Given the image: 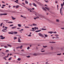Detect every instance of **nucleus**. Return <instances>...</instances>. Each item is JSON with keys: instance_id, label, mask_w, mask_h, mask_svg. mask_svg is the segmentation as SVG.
Listing matches in <instances>:
<instances>
[{"instance_id": "1", "label": "nucleus", "mask_w": 64, "mask_h": 64, "mask_svg": "<svg viewBox=\"0 0 64 64\" xmlns=\"http://www.w3.org/2000/svg\"><path fill=\"white\" fill-rule=\"evenodd\" d=\"M7 28H4L2 30V32H6V31H7V30L5 31V30H7Z\"/></svg>"}, {"instance_id": "2", "label": "nucleus", "mask_w": 64, "mask_h": 64, "mask_svg": "<svg viewBox=\"0 0 64 64\" xmlns=\"http://www.w3.org/2000/svg\"><path fill=\"white\" fill-rule=\"evenodd\" d=\"M0 37L2 38H0L1 39H4L5 38V37H3V36L2 35L0 36Z\"/></svg>"}, {"instance_id": "3", "label": "nucleus", "mask_w": 64, "mask_h": 64, "mask_svg": "<svg viewBox=\"0 0 64 64\" xmlns=\"http://www.w3.org/2000/svg\"><path fill=\"white\" fill-rule=\"evenodd\" d=\"M48 54H49V53H48V52H45L44 53L42 54V55H48Z\"/></svg>"}, {"instance_id": "4", "label": "nucleus", "mask_w": 64, "mask_h": 64, "mask_svg": "<svg viewBox=\"0 0 64 64\" xmlns=\"http://www.w3.org/2000/svg\"><path fill=\"white\" fill-rule=\"evenodd\" d=\"M54 36H56V38H58V39H59V35L58 34H55Z\"/></svg>"}, {"instance_id": "5", "label": "nucleus", "mask_w": 64, "mask_h": 64, "mask_svg": "<svg viewBox=\"0 0 64 64\" xmlns=\"http://www.w3.org/2000/svg\"><path fill=\"white\" fill-rule=\"evenodd\" d=\"M38 34L39 36H40L41 37H43V34H41L40 33H38Z\"/></svg>"}, {"instance_id": "6", "label": "nucleus", "mask_w": 64, "mask_h": 64, "mask_svg": "<svg viewBox=\"0 0 64 64\" xmlns=\"http://www.w3.org/2000/svg\"><path fill=\"white\" fill-rule=\"evenodd\" d=\"M7 14H0V15H7Z\"/></svg>"}, {"instance_id": "7", "label": "nucleus", "mask_w": 64, "mask_h": 64, "mask_svg": "<svg viewBox=\"0 0 64 64\" xmlns=\"http://www.w3.org/2000/svg\"><path fill=\"white\" fill-rule=\"evenodd\" d=\"M36 3L38 4H39V5H41V3L39 2L36 1Z\"/></svg>"}, {"instance_id": "8", "label": "nucleus", "mask_w": 64, "mask_h": 64, "mask_svg": "<svg viewBox=\"0 0 64 64\" xmlns=\"http://www.w3.org/2000/svg\"><path fill=\"white\" fill-rule=\"evenodd\" d=\"M12 33H13V34H17L18 32H12Z\"/></svg>"}, {"instance_id": "9", "label": "nucleus", "mask_w": 64, "mask_h": 64, "mask_svg": "<svg viewBox=\"0 0 64 64\" xmlns=\"http://www.w3.org/2000/svg\"><path fill=\"white\" fill-rule=\"evenodd\" d=\"M34 30H38V27H34Z\"/></svg>"}, {"instance_id": "10", "label": "nucleus", "mask_w": 64, "mask_h": 64, "mask_svg": "<svg viewBox=\"0 0 64 64\" xmlns=\"http://www.w3.org/2000/svg\"><path fill=\"white\" fill-rule=\"evenodd\" d=\"M45 8H46V9L47 10H48V11H49V10H50V9H49V8H47L46 7H45Z\"/></svg>"}, {"instance_id": "11", "label": "nucleus", "mask_w": 64, "mask_h": 64, "mask_svg": "<svg viewBox=\"0 0 64 64\" xmlns=\"http://www.w3.org/2000/svg\"><path fill=\"white\" fill-rule=\"evenodd\" d=\"M64 2H63V4H61V6H62V8H63V6H64Z\"/></svg>"}, {"instance_id": "12", "label": "nucleus", "mask_w": 64, "mask_h": 64, "mask_svg": "<svg viewBox=\"0 0 64 64\" xmlns=\"http://www.w3.org/2000/svg\"><path fill=\"white\" fill-rule=\"evenodd\" d=\"M32 4H33V6H35V7H37V5H36V4H35V3H33Z\"/></svg>"}, {"instance_id": "13", "label": "nucleus", "mask_w": 64, "mask_h": 64, "mask_svg": "<svg viewBox=\"0 0 64 64\" xmlns=\"http://www.w3.org/2000/svg\"><path fill=\"white\" fill-rule=\"evenodd\" d=\"M18 38V42H20L21 40H20V39L19 38Z\"/></svg>"}, {"instance_id": "14", "label": "nucleus", "mask_w": 64, "mask_h": 64, "mask_svg": "<svg viewBox=\"0 0 64 64\" xmlns=\"http://www.w3.org/2000/svg\"><path fill=\"white\" fill-rule=\"evenodd\" d=\"M44 1H45V2H46V3H48V2H49V1H48V0H44Z\"/></svg>"}, {"instance_id": "15", "label": "nucleus", "mask_w": 64, "mask_h": 64, "mask_svg": "<svg viewBox=\"0 0 64 64\" xmlns=\"http://www.w3.org/2000/svg\"><path fill=\"white\" fill-rule=\"evenodd\" d=\"M48 33H50V34H52V33H53V32H48Z\"/></svg>"}, {"instance_id": "16", "label": "nucleus", "mask_w": 64, "mask_h": 64, "mask_svg": "<svg viewBox=\"0 0 64 64\" xmlns=\"http://www.w3.org/2000/svg\"><path fill=\"white\" fill-rule=\"evenodd\" d=\"M12 20H15V19H16V18H14L13 16H12Z\"/></svg>"}, {"instance_id": "17", "label": "nucleus", "mask_w": 64, "mask_h": 64, "mask_svg": "<svg viewBox=\"0 0 64 64\" xmlns=\"http://www.w3.org/2000/svg\"><path fill=\"white\" fill-rule=\"evenodd\" d=\"M21 60V58H18V59H17V60L18 61H20Z\"/></svg>"}, {"instance_id": "18", "label": "nucleus", "mask_w": 64, "mask_h": 64, "mask_svg": "<svg viewBox=\"0 0 64 64\" xmlns=\"http://www.w3.org/2000/svg\"><path fill=\"white\" fill-rule=\"evenodd\" d=\"M19 7V5L16 6V8H18Z\"/></svg>"}, {"instance_id": "19", "label": "nucleus", "mask_w": 64, "mask_h": 64, "mask_svg": "<svg viewBox=\"0 0 64 64\" xmlns=\"http://www.w3.org/2000/svg\"><path fill=\"white\" fill-rule=\"evenodd\" d=\"M18 26L19 27H21V25L20 24H18Z\"/></svg>"}, {"instance_id": "20", "label": "nucleus", "mask_w": 64, "mask_h": 64, "mask_svg": "<svg viewBox=\"0 0 64 64\" xmlns=\"http://www.w3.org/2000/svg\"><path fill=\"white\" fill-rule=\"evenodd\" d=\"M62 9L63 8H61L60 9V12H62Z\"/></svg>"}, {"instance_id": "21", "label": "nucleus", "mask_w": 64, "mask_h": 64, "mask_svg": "<svg viewBox=\"0 0 64 64\" xmlns=\"http://www.w3.org/2000/svg\"><path fill=\"white\" fill-rule=\"evenodd\" d=\"M17 27L16 26H14V27L12 28V29H15V28H16Z\"/></svg>"}, {"instance_id": "22", "label": "nucleus", "mask_w": 64, "mask_h": 64, "mask_svg": "<svg viewBox=\"0 0 64 64\" xmlns=\"http://www.w3.org/2000/svg\"><path fill=\"white\" fill-rule=\"evenodd\" d=\"M41 30H46V29H44L43 28H42V29H40Z\"/></svg>"}, {"instance_id": "23", "label": "nucleus", "mask_w": 64, "mask_h": 64, "mask_svg": "<svg viewBox=\"0 0 64 64\" xmlns=\"http://www.w3.org/2000/svg\"><path fill=\"white\" fill-rule=\"evenodd\" d=\"M15 2H16V3H18V0H16V1H14Z\"/></svg>"}, {"instance_id": "24", "label": "nucleus", "mask_w": 64, "mask_h": 64, "mask_svg": "<svg viewBox=\"0 0 64 64\" xmlns=\"http://www.w3.org/2000/svg\"><path fill=\"white\" fill-rule=\"evenodd\" d=\"M42 9H43V10H44V11H46V10L44 8H42Z\"/></svg>"}, {"instance_id": "25", "label": "nucleus", "mask_w": 64, "mask_h": 64, "mask_svg": "<svg viewBox=\"0 0 64 64\" xmlns=\"http://www.w3.org/2000/svg\"><path fill=\"white\" fill-rule=\"evenodd\" d=\"M33 55H34V56H37V54L36 53H34L33 54Z\"/></svg>"}, {"instance_id": "26", "label": "nucleus", "mask_w": 64, "mask_h": 64, "mask_svg": "<svg viewBox=\"0 0 64 64\" xmlns=\"http://www.w3.org/2000/svg\"><path fill=\"white\" fill-rule=\"evenodd\" d=\"M17 39V37H14V40H15V39Z\"/></svg>"}, {"instance_id": "27", "label": "nucleus", "mask_w": 64, "mask_h": 64, "mask_svg": "<svg viewBox=\"0 0 64 64\" xmlns=\"http://www.w3.org/2000/svg\"><path fill=\"white\" fill-rule=\"evenodd\" d=\"M3 22H2L0 24V26L1 27H2V25H3Z\"/></svg>"}, {"instance_id": "28", "label": "nucleus", "mask_w": 64, "mask_h": 64, "mask_svg": "<svg viewBox=\"0 0 64 64\" xmlns=\"http://www.w3.org/2000/svg\"><path fill=\"white\" fill-rule=\"evenodd\" d=\"M32 25L33 26H36L37 25H36V24H32Z\"/></svg>"}, {"instance_id": "29", "label": "nucleus", "mask_w": 64, "mask_h": 64, "mask_svg": "<svg viewBox=\"0 0 64 64\" xmlns=\"http://www.w3.org/2000/svg\"><path fill=\"white\" fill-rule=\"evenodd\" d=\"M56 22H59V20L58 19H56Z\"/></svg>"}, {"instance_id": "30", "label": "nucleus", "mask_w": 64, "mask_h": 64, "mask_svg": "<svg viewBox=\"0 0 64 64\" xmlns=\"http://www.w3.org/2000/svg\"><path fill=\"white\" fill-rule=\"evenodd\" d=\"M25 2L26 4H28V2L26 0L25 1Z\"/></svg>"}, {"instance_id": "31", "label": "nucleus", "mask_w": 64, "mask_h": 64, "mask_svg": "<svg viewBox=\"0 0 64 64\" xmlns=\"http://www.w3.org/2000/svg\"><path fill=\"white\" fill-rule=\"evenodd\" d=\"M23 47V46H21L20 47V49H21L22 48V47Z\"/></svg>"}, {"instance_id": "32", "label": "nucleus", "mask_w": 64, "mask_h": 64, "mask_svg": "<svg viewBox=\"0 0 64 64\" xmlns=\"http://www.w3.org/2000/svg\"><path fill=\"white\" fill-rule=\"evenodd\" d=\"M8 34H14L13 33H12L11 32H8Z\"/></svg>"}, {"instance_id": "33", "label": "nucleus", "mask_w": 64, "mask_h": 64, "mask_svg": "<svg viewBox=\"0 0 64 64\" xmlns=\"http://www.w3.org/2000/svg\"><path fill=\"white\" fill-rule=\"evenodd\" d=\"M8 46L9 47H12V46L10 45V44H7Z\"/></svg>"}, {"instance_id": "34", "label": "nucleus", "mask_w": 64, "mask_h": 64, "mask_svg": "<svg viewBox=\"0 0 64 64\" xmlns=\"http://www.w3.org/2000/svg\"><path fill=\"white\" fill-rule=\"evenodd\" d=\"M25 28H30L28 26H25Z\"/></svg>"}, {"instance_id": "35", "label": "nucleus", "mask_w": 64, "mask_h": 64, "mask_svg": "<svg viewBox=\"0 0 64 64\" xmlns=\"http://www.w3.org/2000/svg\"><path fill=\"white\" fill-rule=\"evenodd\" d=\"M12 59V58L10 57L8 59V60L9 61H10L11 60V59Z\"/></svg>"}, {"instance_id": "36", "label": "nucleus", "mask_w": 64, "mask_h": 64, "mask_svg": "<svg viewBox=\"0 0 64 64\" xmlns=\"http://www.w3.org/2000/svg\"><path fill=\"white\" fill-rule=\"evenodd\" d=\"M8 23H12L13 22H8Z\"/></svg>"}, {"instance_id": "37", "label": "nucleus", "mask_w": 64, "mask_h": 64, "mask_svg": "<svg viewBox=\"0 0 64 64\" xmlns=\"http://www.w3.org/2000/svg\"><path fill=\"white\" fill-rule=\"evenodd\" d=\"M45 50H41V52H44Z\"/></svg>"}, {"instance_id": "38", "label": "nucleus", "mask_w": 64, "mask_h": 64, "mask_svg": "<svg viewBox=\"0 0 64 64\" xmlns=\"http://www.w3.org/2000/svg\"><path fill=\"white\" fill-rule=\"evenodd\" d=\"M26 57H27V58H30V56H26Z\"/></svg>"}, {"instance_id": "39", "label": "nucleus", "mask_w": 64, "mask_h": 64, "mask_svg": "<svg viewBox=\"0 0 64 64\" xmlns=\"http://www.w3.org/2000/svg\"><path fill=\"white\" fill-rule=\"evenodd\" d=\"M60 13L61 15H63V13L62 12H60Z\"/></svg>"}, {"instance_id": "40", "label": "nucleus", "mask_w": 64, "mask_h": 64, "mask_svg": "<svg viewBox=\"0 0 64 64\" xmlns=\"http://www.w3.org/2000/svg\"><path fill=\"white\" fill-rule=\"evenodd\" d=\"M29 5L30 6H31V5H32V4H31V3H30Z\"/></svg>"}, {"instance_id": "41", "label": "nucleus", "mask_w": 64, "mask_h": 64, "mask_svg": "<svg viewBox=\"0 0 64 64\" xmlns=\"http://www.w3.org/2000/svg\"><path fill=\"white\" fill-rule=\"evenodd\" d=\"M47 47V46H43V47H44V48H46V47Z\"/></svg>"}, {"instance_id": "42", "label": "nucleus", "mask_w": 64, "mask_h": 64, "mask_svg": "<svg viewBox=\"0 0 64 64\" xmlns=\"http://www.w3.org/2000/svg\"><path fill=\"white\" fill-rule=\"evenodd\" d=\"M6 52H9V50H6Z\"/></svg>"}, {"instance_id": "43", "label": "nucleus", "mask_w": 64, "mask_h": 64, "mask_svg": "<svg viewBox=\"0 0 64 64\" xmlns=\"http://www.w3.org/2000/svg\"><path fill=\"white\" fill-rule=\"evenodd\" d=\"M3 59H4V60H7L6 59V58H3Z\"/></svg>"}, {"instance_id": "44", "label": "nucleus", "mask_w": 64, "mask_h": 64, "mask_svg": "<svg viewBox=\"0 0 64 64\" xmlns=\"http://www.w3.org/2000/svg\"><path fill=\"white\" fill-rule=\"evenodd\" d=\"M54 33H55V34H56L57 33V32H53Z\"/></svg>"}, {"instance_id": "45", "label": "nucleus", "mask_w": 64, "mask_h": 64, "mask_svg": "<svg viewBox=\"0 0 64 64\" xmlns=\"http://www.w3.org/2000/svg\"><path fill=\"white\" fill-rule=\"evenodd\" d=\"M2 6L3 7H5L6 6V5L4 4H2Z\"/></svg>"}, {"instance_id": "46", "label": "nucleus", "mask_w": 64, "mask_h": 64, "mask_svg": "<svg viewBox=\"0 0 64 64\" xmlns=\"http://www.w3.org/2000/svg\"><path fill=\"white\" fill-rule=\"evenodd\" d=\"M45 36L46 37H48V36H47V35L46 34H45Z\"/></svg>"}, {"instance_id": "47", "label": "nucleus", "mask_w": 64, "mask_h": 64, "mask_svg": "<svg viewBox=\"0 0 64 64\" xmlns=\"http://www.w3.org/2000/svg\"><path fill=\"white\" fill-rule=\"evenodd\" d=\"M28 50H29V49H30V47L28 46V48H27Z\"/></svg>"}, {"instance_id": "48", "label": "nucleus", "mask_w": 64, "mask_h": 64, "mask_svg": "<svg viewBox=\"0 0 64 64\" xmlns=\"http://www.w3.org/2000/svg\"><path fill=\"white\" fill-rule=\"evenodd\" d=\"M61 55V54H57V55Z\"/></svg>"}, {"instance_id": "49", "label": "nucleus", "mask_w": 64, "mask_h": 64, "mask_svg": "<svg viewBox=\"0 0 64 64\" xmlns=\"http://www.w3.org/2000/svg\"><path fill=\"white\" fill-rule=\"evenodd\" d=\"M32 36L31 34H29L28 35V36H29V37H30V36Z\"/></svg>"}, {"instance_id": "50", "label": "nucleus", "mask_w": 64, "mask_h": 64, "mask_svg": "<svg viewBox=\"0 0 64 64\" xmlns=\"http://www.w3.org/2000/svg\"><path fill=\"white\" fill-rule=\"evenodd\" d=\"M4 47L6 48H7V46H4Z\"/></svg>"}, {"instance_id": "51", "label": "nucleus", "mask_w": 64, "mask_h": 64, "mask_svg": "<svg viewBox=\"0 0 64 64\" xmlns=\"http://www.w3.org/2000/svg\"><path fill=\"white\" fill-rule=\"evenodd\" d=\"M2 54H4V55H5V53H4L3 52H2Z\"/></svg>"}, {"instance_id": "52", "label": "nucleus", "mask_w": 64, "mask_h": 64, "mask_svg": "<svg viewBox=\"0 0 64 64\" xmlns=\"http://www.w3.org/2000/svg\"><path fill=\"white\" fill-rule=\"evenodd\" d=\"M11 6L10 5H9L8 6V8H10Z\"/></svg>"}, {"instance_id": "53", "label": "nucleus", "mask_w": 64, "mask_h": 64, "mask_svg": "<svg viewBox=\"0 0 64 64\" xmlns=\"http://www.w3.org/2000/svg\"><path fill=\"white\" fill-rule=\"evenodd\" d=\"M52 43H55V42H52Z\"/></svg>"}, {"instance_id": "54", "label": "nucleus", "mask_w": 64, "mask_h": 64, "mask_svg": "<svg viewBox=\"0 0 64 64\" xmlns=\"http://www.w3.org/2000/svg\"><path fill=\"white\" fill-rule=\"evenodd\" d=\"M60 61H63V60H60Z\"/></svg>"}, {"instance_id": "55", "label": "nucleus", "mask_w": 64, "mask_h": 64, "mask_svg": "<svg viewBox=\"0 0 64 64\" xmlns=\"http://www.w3.org/2000/svg\"><path fill=\"white\" fill-rule=\"evenodd\" d=\"M40 31H41V30H38V32H40Z\"/></svg>"}, {"instance_id": "56", "label": "nucleus", "mask_w": 64, "mask_h": 64, "mask_svg": "<svg viewBox=\"0 0 64 64\" xmlns=\"http://www.w3.org/2000/svg\"><path fill=\"white\" fill-rule=\"evenodd\" d=\"M44 50V48H42L41 50V51H43Z\"/></svg>"}, {"instance_id": "57", "label": "nucleus", "mask_w": 64, "mask_h": 64, "mask_svg": "<svg viewBox=\"0 0 64 64\" xmlns=\"http://www.w3.org/2000/svg\"><path fill=\"white\" fill-rule=\"evenodd\" d=\"M36 32H38V30H36L35 31Z\"/></svg>"}, {"instance_id": "58", "label": "nucleus", "mask_w": 64, "mask_h": 64, "mask_svg": "<svg viewBox=\"0 0 64 64\" xmlns=\"http://www.w3.org/2000/svg\"><path fill=\"white\" fill-rule=\"evenodd\" d=\"M36 19H37L38 18H39V16H37V17H36Z\"/></svg>"}, {"instance_id": "59", "label": "nucleus", "mask_w": 64, "mask_h": 64, "mask_svg": "<svg viewBox=\"0 0 64 64\" xmlns=\"http://www.w3.org/2000/svg\"><path fill=\"white\" fill-rule=\"evenodd\" d=\"M34 19H35V20H36V19H37V18H36V17L34 18Z\"/></svg>"}, {"instance_id": "60", "label": "nucleus", "mask_w": 64, "mask_h": 64, "mask_svg": "<svg viewBox=\"0 0 64 64\" xmlns=\"http://www.w3.org/2000/svg\"><path fill=\"white\" fill-rule=\"evenodd\" d=\"M13 26V24H12L10 25V26Z\"/></svg>"}, {"instance_id": "61", "label": "nucleus", "mask_w": 64, "mask_h": 64, "mask_svg": "<svg viewBox=\"0 0 64 64\" xmlns=\"http://www.w3.org/2000/svg\"><path fill=\"white\" fill-rule=\"evenodd\" d=\"M61 29L64 30V28H61Z\"/></svg>"}, {"instance_id": "62", "label": "nucleus", "mask_w": 64, "mask_h": 64, "mask_svg": "<svg viewBox=\"0 0 64 64\" xmlns=\"http://www.w3.org/2000/svg\"><path fill=\"white\" fill-rule=\"evenodd\" d=\"M30 8H28V11H30Z\"/></svg>"}, {"instance_id": "63", "label": "nucleus", "mask_w": 64, "mask_h": 64, "mask_svg": "<svg viewBox=\"0 0 64 64\" xmlns=\"http://www.w3.org/2000/svg\"><path fill=\"white\" fill-rule=\"evenodd\" d=\"M58 3V2H57V1H56V3Z\"/></svg>"}, {"instance_id": "64", "label": "nucleus", "mask_w": 64, "mask_h": 64, "mask_svg": "<svg viewBox=\"0 0 64 64\" xmlns=\"http://www.w3.org/2000/svg\"><path fill=\"white\" fill-rule=\"evenodd\" d=\"M32 30H34V28H32Z\"/></svg>"}]
</instances>
